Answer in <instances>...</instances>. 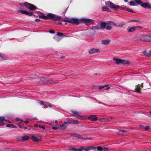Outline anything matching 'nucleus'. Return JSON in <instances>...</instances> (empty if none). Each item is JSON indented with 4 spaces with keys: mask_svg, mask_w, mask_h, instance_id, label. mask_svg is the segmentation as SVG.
I'll return each mask as SVG.
<instances>
[{
    "mask_svg": "<svg viewBox=\"0 0 151 151\" xmlns=\"http://www.w3.org/2000/svg\"><path fill=\"white\" fill-rule=\"evenodd\" d=\"M106 23V25L111 26L113 25L116 26L117 25L116 24L115 22L112 21L107 22Z\"/></svg>",
    "mask_w": 151,
    "mask_h": 151,
    "instance_id": "obj_13",
    "label": "nucleus"
},
{
    "mask_svg": "<svg viewBox=\"0 0 151 151\" xmlns=\"http://www.w3.org/2000/svg\"><path fill=\"white\" fill-rule=\"evenodd\" d=\"M126 11H128V12H131L133 13L134 12H133V10L129 8H127L126 7Z\"/></svg>",
    "mask_w": 151,
    "mask_h": 151,
    "instance_id": "obj_35",
    "label": "nucleus"
},
{
    "mask_svg": "<svg viewBox=\"0 0 151 151\" xmlns=\"http://www.w3.org/2000/svg\"><path fill=\"white\" fill-rule=\"evenodd\" d=\"M100 51L98 49L92 48L89 51V53L90 54H93L95 53L98 52Z\"/></svg>",
    "mask_w": 151,
    "mask_h": 151,
    "instance_id": "obj_11",
    "label": "nucleus"
},
{
    "mask_svg": "<svg viewBox=\"0 0 151 151\" xmlns=\"http://www.w3.org/2000/svg\"><path fill=\"white\" fill-rule=\"evenodd\" d=\"M130 61L129 60H124V59H122V64L123 65H127L129 64L130 63Z\"/></svg>",
    "mask_w": 151,
    "mask_h": 151,
    "instance_id": "obj_17",
    "label": "nucleus"
},
{
    "mask_svg": "<svg viewBox=\"0 0 151 151\" xmlns=\"http://www.w3.org/2000/svg\"><path fill=\"white\" fill-rule=\"evenodd\" d=\"M124 25V24H120L118 25L117 27H122Z\"/></svg>",
    "mask_w": 151,
    "mask_h": 151,
    "instance_id": "obj_48",
    "label": "nucleus"
},
{
    "mask_svg": "<svg viewBox=\"0 0 151 151\" xmlns=\"http://www.w3.org/2000/svg\"><path fill=\"white\" fill-rule=\"evenodd\" d=\"M103 118H101L99 119V121L101 122H103Z\"/></svg>",
    "mask_w": 151,
    "mask_h": 151,
    "instance_id": "obj_56",
    "label": "nucleus"
},
{
    "mask_svg": "<svg viewBox=\"0 0 151 151\" xmlns=\"http://www.w3.org/2000/svg\"><path fill=\"white\" fill-rule=\"evenodd\" d=\"M149 129V127L148 126H146L144 127V129L146 130H147Z\"/></svg>",
    "mask_w": 151,
    "mask_h": 151,
    "instance_id": "obj_45",
    "label": "nucleus"
},
{
    "mask_svg": "<svg viewBox=\"0 0 151 151\" xmlns=\"http://www.w3.org/2000/svg\"><path fill=\"white\" fill-rule=\"evenodd\" d=\"M104 88V86H100L99 87V89H102Z\"/></svg>",
    "mask_w": 151,
    "mask_h": 151,
    "instance_id": "obj_52",
    "label": "nucleus"
},
{
    "mask_svg": "<svg viewBox=\"0 0 151 151\" xmlns=\"http://www.w3.org/2000/svg\"><path fill=\"white\" fill-rule=\"evenodd\" d=\"M122 132V133H126L127 132V131L124 130H120V132Z\"/></svg>",
    "mask_w": 151,
    "mask_h": 151,
    "instance_id": "obj_46",
    "label": "nucleus"
},
{
    "mask_svg": "<svg viewBox=\"0 0 151 151\" xmlns=\"http://www.w3.org/2000/svg\"><path fill=\"white\" fill-rule=\"evenodd\" d=\"M47 81V80L46 79L44 78H40V84H45Z\"/></svg>",
    "mask_w": 151,
    "mask_h": 151,
    "instance_id": "obj_16",
    "label": "nucleus"
},
{
    "mask_svg": "<svg viewBox=\"0 0 151 151\" xmlns=\"http://www.w3.org/2000/svg\"><path fill=\"white\" fill-rule=\"evenodd\" d=\"M100 25L101 29H105L106 26V23L105 22H102L101 23Z\"/></svg>",
    "mask_w": 151,
    "mask_h": 151,
    "instance_id": "obj_14",
    "label": "nucleus"
},
{
    "mask_svg": "<svg viewBox=\"0 0 151 151\" xmlns=\"http://www.w3.org/2000/svg\"><path fill=\"white\" fill-rule=\"evenodd\" d=\"M64 124L66 125L67 124H72L71 121L70 120H68L65 121L64 122Z\"/></svg>",
    "mask_w": 151,
    "mask_h": 151,
    "instance_id": "obj_28",
    "label": "nucleus"
},
{
    "mask_svg": "<svg viewBox=\"0 0 151 151\" xmlns=\"http://www.w3.org/2000/svg\"><path fill=\"white\" fill-rule=\"evenodd\" d=\"M89 139H91V138H85V140H88Z\"/></svg>",
    "mask_w": 151,
    "mask_h": 151,
    "instance_id": "obj_55",
    "label": "nucleus"
},
{
    "mask_svg": "<svg viewBox=\"0 0 151 151\" xmlns=\"http://www.w3.org/2000/svg\"><path fill=\"white\" fill-rule=\"evenodd\" d=\"M140 5L142 7L145 8H147L151 9V5H150L148 2L146 3H142L140 4Z\"/></svg>",
    "mask_w": 151,
    "mask_h": 151,
    "instance_id": "obj_8",
    "label": "nucleus"
},
{
    "mask_svg": "<svg viewBox=\"0 0 151 151\" xmlns=\"http://www.w3.org/2000/svg\"><path fill=\"white\" fill-rule=\"evenodd\" d=\"M57 35L63 36H64V35L62 33L58 32L57 33Z\"/></svg>",
    "mask_w": 151,
    "mask_h": 151,
    "instance_id": "obj_43",
    "label": "nucleus"
},
{
    "mask_svg": "<svg viewBox=\"0 0 151 151\" xmlns=\"http://www.w3.org/2000/svg\"><path fill=\"white\" fill-rule=\"evenodd\" d=\"M39 127V125H38L37 124H35L34 125V127Z\"/></svg>",
    "mask_w": 151,
    "mask_h": 151,
    "instance_id": "obj_64",
    "label": "nucleus"
},
{
    "mask_svg": "<svg viewBox=\"0 0 151 151\" xmlns=\"http://www.w3.org/2000/svg\"><path fill=\"white\" fill-rule=\"evenodd\" d=\"M20 5L21 6H24L26 7H28L27 4H25V2L24 3H20Z\"/></svg>",
    "mask_w": 151,
    "mask_h": 151,
    "instance_id": "obj_32",
    "label": "nucleus"
},
{
    "mask_svg": "<svg viewBox=\"0 0 151 151\" xmlns=\"http://www.w3.org/2000/svg\"><path fill=\"white\" fill-rule=\"evenodd\" d=\"M12 126V124H6V127H10Z\"/></svg>",
    "mask_w": 151,
    "mask_h": 151,
    "instance_id": "obj_54",
    "label": "nucleus"
},
{
    "mask_svg": "<svg viewBox=\"0 0 151 151\" xmlns=\"http://www.w3.org/2000/svg\"><path fill=\"white\" fill-rule=\"evenodd\" d=\"M40 18H42L44 19H50L53 21H60L61 20V17L59 16L51 13H49L47 15L44 14L39 17Z\"/></svg>",
    "mask_w": 151,
    "mask_h": 151,
    "instance_id": "obj_2",
    "label": "nucleus"
},
{
    "mask_svg": "<svg viewBox=\"0 0 151 151\" xmlns=\"http://www.w3.org/2000/svg\"><path fill=\"white\" fill-rule=\"evenodd\" d=\"M31 138L33 141L35 142H38L40 141V139H39L34 136H31Z\"/></svg>",
    "mask_w": 151,
    "mask_h": 151,
    "instance_id": "obj_20",
    "label": "nucleus"
},
{
    "mask_svg": "<svg viewBox=\"0 0 151 151\" xmlns=\"http://www.w3.org/2000/svg\"><path fill=\"white\" fill-rule=\"evenodd\" d=\"M95 147H93V146L87 147L86 148H84V149L86 151H89L91 150H93L94 148Z\"/></svg>",
    "mask_w": 151,
    "mask_h": 151,
    "instance_id": "obj_24",
    "label": "nucleus"
},
{
    "mask_svg": "<svg viewBox=\"0 0 151 151\" xmlns=\"http://www.w3.org/2000/svg\"><path fill=\"white\" fill-rule=\"evenodd\" d=\"M39 127L40 128H42L43 129H45V127L42 125H39Z\"/></svg>",
    "mask_w": 151,
    "mask_h": 151,
    "instance_id": "obj_49",
    "label": "nucleus"
},
{
    "mask_svg": "<svg viewBox=\"0 0 151 151\" xmlns=\"http://www.w3.org/2000/svg\"><path fill=\"white\" fill-rule=\"evenodd\" d=\"M129 4L131 6H135L136 5V3L134 1H132L129 2Z\"/></svg>",
    "mask_w": 151,
    "mask_h": 151,
    "instance_id": "obj_31",
    "label": "nucleus"
},
{
    "mask_svg": "<svg viewBox=\"0 0 151 151\" xmlns=\"http://www.w3.org/2000/svg\"><path fill=\"white\" fill-rule=\"evenodd\" d=\"M141 87L142 88H143V83H142V85H140L139 84H138L137 86H136V88H135V90L136 91H137L138 93H141V90L142 89L141 88H140V87Z\"/></svg>",
    "mask_w": 151,
    "mask_h": 151,
    "instance_id": "obj_9",
    "label": "nucleus"
},
{
    "mask_svg": "<svg viewBox=\"0 0 151 151\" xmlns=\"http://www.w3.org/2000/svg\"><path fill=\"white\" fill-rule=\"evenodd\" d=\"M71 136L76 137L77 138L79 139L81 135L75 133H72L71 134Z\"/></svg>",
    "mask_w": 151,
    "mask_h": 151,
    "instance_id": "obj_19",
    "label": "nucleus"
},
{
    "mask_svg": "<svg viewBox=\"0 0 151 151\" xmlns=\"http://www.w3.org/2000/svg\"><path fill=\"white\" fill-rule=\"evenodd\" d=\"M18 12L19 13L27 15V11L26 10H19L18 11Z\"/></svg>",
    "mask_w": 151,
    "mask_h": 151,
    "instance_id": "obj_25",
    "label": "nucleus"
},
{
    "mask_svg": "<svg viewBox=\"0 0 151 151\" xmlns=\"http://www.w3.org/2000/svg\"><path fill=\"white\" fill-rule=\"evenodd\" d=\"M4 124V122H0V126H3Z\"/></svg>",
    "mask_w": 151,
    "mask_h": 151,
    "instance_id": "obj_53",
    "label": "nucleus"
},
{
    "mask_svg": "<svg viewBox=\"0 0 151 151\" xmlns=\"http://www.w3.org/2000/svg\"><path fill=\"white\" fill-rule=\"evenodd\" d=\"M118 134L119 135H122V132H120V130L117 132Z\"/></svg>",
    "mask_w": 151,
    "mask_h": 151,
    "instance_id": "obj_50",
    "label": "nucleus"
},
{
    "mask_svg": "<svg viewBox=\"0 0 151 151\" xmlns=\"http://www.w3.org/2000/svg\"><path fill=\"white\" fill-rule=\"evenodd\" d=\"M27 15L29 16H31L33 15V13L31 12H27Z\"/></svg>",
    "mask_w": 151,
    "mask_h": 151,
    "instance_id": "obj_37",
    "label": "nucleus"
},
{
    "mask_svg": "<svg viewBox=\"0 0 151 151\" xmlns=\"http://www.w3.org/2000/svg\"><path fill=\"white\" fill-rule=\"evenodd\" d=\"M70 149L73 151H82V150L84 149V148L83 147H81L80 148L78 149L75 148H70Z\"/></svg>",
    "mask_w": 151,
    "mask_h": 151,
    "instance_id": "obj_12",
    "label": "nucleus"
},
{
    "mask_svg": "<svg viewBox=\"0 0 151 151\" xmlns=\"http://www.w3.org/2000/svg\"><path fill=\"white\" fill-rule=\"evenodd\" d=\"M49 32L50 33L52 34H54L55 33V32L54 30H51L49 31Z\"/></svg>",
    "mask_w": 151,
    "mask_h": 151,
    "instance_id": "obj_47",
    "label": "nucleus"
},
{
    "mask_svg": "<svg viewBox=\"0 0 151 151\" xmlns=\"http://www.w3.org/2000/svg\"><path fill=\"white\" fill-rule=\"evenodd\" d=\"M93 147H95L94 148H93V150H96L97 149L99 151H101L103 150V148L101 146H93Z\"/></svg>",
    "mask_w": 151,
    "mask_h": 151,
    "instance_id": "obj_22",
    "label": "nucleus"
},
{
    "mask_svg": "<svg viewBox=\"0 0 151 151\" xmlns=\"http://www.w3.org/2000/svg\"><path fill=\"white\" fill-rule=\"evenodd\" d=\"M103 122H107L109 121V120L107 119L103 118Z\"/></svg>",
    "mask_w": 151,
    "mask_h": 151,
    "instance_id": "obj_44",
    "label": "nucleus"
},
{
    "mask_svg": "<svg viewBox=\"0 0 151 151\" xmlns=\"http://www.w3.org/2000/svg\"><path fill=\"white\" fill-rule=\"evenodd\" d=\"M72 112L74 114H76L77 115H79V113H78L77 111H72Z\"/></svg>",
    "mask_w": 151,
    "mask_h": 151,
    "instance_id": "obj_41",
    "label": "nucleus"
},
{
    "mask_svg": "<svg viewBox=\"0 0 151 151\" xmlns=\"http://www.w3.org/2000/svg\"><path fill=\"white\" fill-rule=\"evenodd\" d=\"M30 138L29 136H25L22 137V141H23L29 139Z\"/></svg>",
    "mask_w": 151,
    "mask_h": 151,
    "instance_id": "obj_23",
    "label": "nucleus"
},
{
    "mask_svg": "<svg viewBox=\"0 0 151 151\" xmlns=\"http://www.w3.org/2000/svg\"><path fill=\"white\" fill-rule=\"evenodd\" d=\"M40 104L41 105H43L45 107L48 106L50 108H51L53 105L48 102H46L42 101H40Z\"/></svg>",
    "mask_w": 151,
    "mask_h": 151,
    "instance_id": "obj_5",
    "label": "nucleus"
},
{
    "mask_svg": "<svg viewBox=\"0 0 151 151\" xmlns=\"http://www.w3.org/2000/svg\"><path fill=\"white\" fill-rule=\"evenodd\" d=\"M106 29L107 30H111L112 29V27L111 26H107Z\"/></svg>",
    "mask_w": 151,
    "mask_h": 151,
    "instance_id": "obj_40",
    "label": "nucleus"
},
{
    "mask_svg": "<svg viewBox=\"0 0 151 151\" xmlns=\"http://www.w3.org/2000/svg\"><path fill=\"white\" fill-rule=\"evenodd\" d=\"M12 128H16V126L14 125V124H12Z\"/></svg>",
    "mask_w": 151,
    "mask_h": 151,
    "instance_id": "obj_61",
    "label": "nucleus"
},
{
    "mask_svg": "<svg viewBox=\"0 0 151 151\" xmlns=\"http://www.w3.org/2000/svg\"><path fill=\"white\" fill-rule=\"evenodd\" d=\"M18 126L19 127H20V128H22V127H23V125H22L21 124V123H19V124H18Z\"/></svg>",
    "mask_w": 151,
    "mask_h": 151,
    "instance_id": "obj_51",
    "label": "nucleus"
},
{
    "mask_svg": "<svg viewBox=\"0 0 151 151\" xmlns=\"http://www.w3.org/2000/svg\"><path fill=\"white\" fill-rule=\"evenodd\" d=\"M57 24L58 25H62V23L61 22H58L57 23Z\"/></svg>",
    "mask_w": 151,
    "mask_h": 151,
    "instance_id": "obj_59",
    "label": "nucleus"
},
{
    "mask_svg": "<svg viewBox=\"0 0 151 151\" xmlns=\"http://www.w3.org/2000/svg\"><path fill=\"white\" fill-rule=\"evenodd\" d=\"M4 59V58L2 56L0 55V60H2Z\"/></svg>",
    "mask_w": 151,
    "mask_h": 151,
    "instance_id": "obj_58",
    "label": "nucleus"
},
{
    "mask_svg": "<svg viewBox=\"0 0 151 151\" xmlns=\"http://www.w3.org/2000/svg\"><path fill=\"white\" fill-rule=\"evenodd\" d=\"M126 7H124L122 6H120V7H119V9L126 10Z\"/></svg>",
    "mask_w": 151,
    "mask_h": 151,
    "instance_id": "obj_38",
    "label": "nucleus"
},
{
    "mask_svg": "<svg viewBox=\"0 0 151 151\" xmlns=\"http://www.w3.org/2000/svg\"><path fill=\"white\" fill-rule=\"evenodd\" d=\"M85 138L82 137H81V136H80V137L79 138V139H84L85 140Z\"/></svg>",
    "mask_w": 151,
    "mask_h": 151,
    "instance_id": "obj_63",
    "label": "nucleus"
},
{
    "mask_svg": "<svg viewBox=\"0 0 151 151\" xmlns=\"http://www.w3.org/2000/svg\"><path fill=\"white\" fill-rule=\"evenodd\" d=\"M139 127L141 129H144V127L143 125H140L139 126Z\"/></svg>",
    "mask_w": 151,
    "mask_h": 151,
    "instance_id": "obj_57",
    "label": "nucleus"
},
{
    "mask_svg": "<svg viewBox=\"0 0 151 151\" xmlns=\"http://www.w3.org/2000/svg\"><path fill=\"white\" fill-rule=\"evenodd\" d=\"M25 4H27L28 7L27 8H29L30 10H33L37 9V8L34 5L25 2Z\"/></svg>",
    "mask_w": 151,
    "mask_h": 151,
    "instance_id": "obj_7",
    "label": "nucleus"
},
{
    "mask_svg": "<svg viewBox=\"0 0 151 151\" xmlns=\"http://www.w3.org/2000/svg\"><path fill=\"white\" fill-rule=\"evenodd\" d=\"M91 29L93 30H99V29H101V27H97L96 26H93L92 27Z\"/></svg>",
    "mask_w": 151,
    "mask_h": 151,
    "instance_id": "obj_26",
    "label": "nucleus"
},
{
    "mask_svg": "<svg viewBox=\"0 0 151 151\" xmlns=\"http://www.w3.org/2000/svg\"><path fill=\"white\" fill-rule=\"evenodd\" d=\"M105 4L109 7L115 11H118L120 7V6L115 5L110 1L106 2Z\"/></svg>",
    "mask_w": 151,
    "mask_h": 151,
    "instance_id": "obj_3",
    "label": "nucleus"
},
{
    "mask_svg": "<svg viewBox=\"0 0 151 151\" xmlns=\"http://www.w3.org/2000/svg\"><path fill=\"white\" fill-rule=\"evenodd\" d=\"M102 9L103 11H107V12H110V9H109L107 6H104L102 8Z\"/></svg>",
    "mask_w": 151,
    "mask_h": 151,
    "instance_id": "obj_21",
    "label": "nucleus"
},
{
    "mask_svg": "<svg viewBox=\"0 0 151 151\" xmlns=\"http://www.w3.org/2000/svg\"><path fill=\"white\" fill-rule=\"evenodd\" d=\"M24 122L26 124H28L29 122V121L28 120H26L24 121Z\"/></svg>",
    "mask_w": 151,
    "mask_h": 151,
    "instance_id": "obj_60",
    "label": "nucleus"
},
{
    "mask_svg": "<svg viewBox=\"0 0 151 151\" xmlns=\"http://www.w3.org/2000/svg\"><path fill=\"white\" fill-rule=\"evenodd\" d=\"M140 21V20L139 19H137V20H134V19H132L131 20L129 21V22H139Z\"/></svg>",
    "mask_w": 151,
    "mask_h": 151,
    "instance_id": "obj_36",
    "label": "nucleus"
},
{
    "mask_svg": "<svg viewBox=\"0 0 151 151\" xmlns=\"http://www.w3.org/2000/svg\"><path fill=\"white\" fill-rule=\"evenodd\" d=\"M4 121H6V120L5 119L4 117L0 116V122H3Z\"/></svg>",
    "mask_w": 151,
    "mask_h": 151,
    "instance_id": "obj_33",
    "label": "nucleus"
},
{
    "mask_svg": "<svg viewBox=\"0 0 151 151\" xmlns=\"http://www.w3.org/2000/svg\"><path fill=\"white\" fill-rule=\"evenodd\" d=\"M40 21V20L39 19H36L35 20V21L37 22H38Z\"/></svg>",
    "mask_w": 151,
    "mask_h": 151,
    "instance_id": "obj_62",
    "label": "nucleus"
},
{
    "mask_svg": "<svg viewBox=\"0 0 151 151\" xmlns=\"http://www.w3.org/2000/svg\"><path fill=\"white\" fill-rule=\"evenodd\" d=\"M143 53L145 55V56L146 57H149L150 56L149 52L147 53L146 52V51H145L143 52Z\"/></svg>",
    "mask_w": 151,
    "mask_h": 151,
    "instance_id": "obj_34",
    "label": "nucleus"
},
{
    "mask_svg": "<svg viewBox=\"0 0 151 151\" xmlns=\"http://www.w3.org/2000/svg\"><path fill=\"white\" fill-rule=\"evenodd\" d=\"M110 42V40H103L101 41V43L104 45H107L109 44Z\"/></svg>",
    "mask_w": 151,
    "mask_h": 151,
    "instance_id": "obj_18",
    "label": "nucleus"
},
{
    "mask_svg": "<svg viewBox=\"0 0 151 151\" xmlns=\"http://www.w3.org/2000/svg\"><path fill=\"white\" fill-rule=\"evenodd\" d=\"M113 60L116 61V63L117 64L122 65V59H119L115 57L113 58Z\"/></svg>",
    "mask_w": 151,
    "mask_h": 151,
    "instance_id": "obj_10",
    "label": "nucleus"
},
{
    "mask_svg": "<svg viewBox=\"0 0 151 151\" xmlns=\"http://www.w3.org/2000/svg\"><path fill=\"white\" fill-rule=\"evenodd\" d=\"M87 119L92 121H96L98 120L97 117L96 115H91L87 117Z\"/></svg>",
    "mask_w": 151,
    "mask_h": 151,
    "instance_id": "obj_6",
    "label": "nucleus"
},
{
    "mask_svg": "<svg viewBox=\"0 0 151 151\" xmlns=\"http://www.w3.org/2000/svg\"><path fill=\"white\" fill-rule=\"evenodd\" d=\"M136 1V3H137L138 4H141L143 3L141 1Z\"/></svg>",
    "mask_w": 151,
    "mask_h": 151,
    "instance_id": "obj_42",
    "label": "nucleus"
},
{
    "mask_svg": "<svg viewBox=\"0 0 151 151\" xmlns=\"http://www.w3.org/2000/svg\"><path fill=\"white\" fill-rule=\"evenodd\" d=\"M138 27L137 26L132 27L128 29V32H134L136 28Z\"/></svg>",
    "mask_w": 151,
    "mask_h": 151,
    "instance_id": "obj_15",
    "label": "nucleus"
},
{
    "mask_svg": "<svg viewBox=\"0 0 151 151\" xmlns=\"http://www.w3.org/2000/svg\"><path fill=\"white\" fill-rule=\"evenodd\" d=\"M46 84H47L48 85L53 84L54 83L52 81H49L48 80H47V81H46Z\"/></svg>",
    "mask_w": 151,
    "mask_h": 151,
    "instance_id": "obj_29",
    "label": "nucleus"
},
{
    "mask_svg": "<svg viewBox=\"0 0 151 151\" xmlns=\"http://www.w3.org/2000/svg\"><path fill=\"white\" fill-rule=\"evenodd\" d=\"M140 40L144 42H151V35H142L140 37Z\"/></svg>",
    "mask_w": 151,
    "mask_h": 151,
    "instance_id": "obj_4",
    "label": "nucleus"
},
{
    "mask_svg": "<svg viewBox=\"0 0 151 151\" xmlns=\"http://www.w3.org/2000/svg\"><path fill=\"white\" fill-rule=\"evenodd\" d=\"M67 126V125L65 124L60 125V128L62 130L65 129L66 128Z\"/></svg>",
    "mask_w": 151,
    "mask_h": 151,
    "instance_id": "obj_27",
    "label": "nucleus"
},
{
    "mask_svg": "<svg viewBox=\"0 0 151 151\" xmlns=\"http://www.w3.org/2000/svg\"><path fill=\"white\" fill-rule=\"evenodd\" d=\"M61 20L77 25H78L79 24L83 22L86 24V25H89L90 24L93 23L94 22L93 20L92 19L86 18H82L81 19L78 20L76 18H72L70 20H64L61 19Z\"/></svg>",
    "mask_w": 151,
    "mask_h": 151,
    "instance_id": "obj_1",
    "label": "nucleus"
},
{
    "mask_svg": "<svg viewBox=\"0 0 151 151\" xmlns=\"http://www.w3.org/2000/svg\"><path fill=\"white\" fill-rule=\"evenodd\" d=\"M103 150L104 151H108L109 148L107 147H105L103 148Z\"/></svg>",
    "mask_w": 151,
    "mask_h": 151,
    "instance_id": "obj_39",
    "label": "nucleus"
},
{
    "mask_svg": "<svg viewBox=\"0 0 151 151\" xmlns=\"http://www.w3.org/2000/svg\"><path fill=\"white\" fill-rule=\"evenodd\" d=\"M71 122L72 124H77L79 123L78 121L77 120H73L72 121H71Z\"/></svg>",
    "mask_w": 151,
    "mask_h": 151,
    "instance_id": "obj_30",
    "label": "nucleus"
}]
</instances>
